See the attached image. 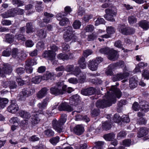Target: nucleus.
Returning a JSON list of instances; mask_svg holds the SVG:
<instances>
[{
    "label": "nucleus",
    "mask_w": 149,
    "mask_h": 149,
    "mask_svg": "<svg viewBox=\"0 0 149 149\" xmlns=\"http://www.w3.org/2000/svg\"><path fill=\"white\" fill-rule=\"evenodd\" d=\"M109 91L105 94L102 100H98L95 104L97 107L103 109L111 105L116 101V98H120L122 95L120 90L116 86H112Z\"/></svg>",
    "instance_id": "obj_1"
},
{
    "label": "nucleus",
    "mask_w": 149,
    "mask_h": 149,
    "mask_svg": "<svg viewBox=\"0 0 149 149\" xmlns=\"http://www.w3.org/2000/svg\"><path fill=\"white\" fill-rule=\"evenodd\" d=\"M67 118L66 114H63L61 115V118L58 121L55 119L52 120V123L53 127L58 132L61 133L63 132L62 126L66 122Z\"/></svg>",
    "instance_id": "obj_2"
},
{
    "label": "nucleus",
    "mask_w": 149,
    "mask_h": 149,
    "mask_svg": "<svg viewBox=\"0 0 149 149\" xmlns=\"http://www.w3.org/2000/svg\"><path fill=\"white\" fill-rule=\"evenodd\" d=\"M66 90V85L63 82H58L56 86L50 88V91L52 94L56 96L65 93Z\"/></svg>",
    "instance_id": "obj_3"
},
{
    "label": "nucleus",
    "mask_w": 149,
    "mask_h": 149,
    "mask_svg": "<svg viewBox=\"0 0 149 149\" xmlns=\"http://www.w3.org/2000/svg\"><path fill=\"white\" fill-rule=\"evenodd\" d=\"M35 92L34 89L30 88H24L18 95V96L19 97V100L21 101H24L26 97L32 95Z\"/></svg>",
    "instance_id": "obj_4"
},
{
    "label": "nucleus",
    "mask_w": 149,
    "mask_h": 149,
    "mask_svg": "<svg viewBox=\"0 0 149 149\" xmlns=\"http://www.w3.org/2000/svg\"><path fill=\"white\" fill-rule=\"evenodd\" d=\"M106 14L104 17L107 20L112 22L115 21L114 17L115 16L117 13L116 8L114 7L107 9L105 10Z\"/></svg>",
    "instance_id": "obj_5"
},
{
    "label": "nucleus",
    "mask_w": 149,
    "mask_h": 149,
    "mask_svg": "<svg viewBox=\"0 0 149 149\" xmlns=\"http://www.w3.org/2000/svg\"><path fill=\"white\" fill-rule=\"evenodd\" d=\"M44 17L43 18L42 21H39L38 20V23L39 25L41 27L45 26L47 24L51 21V18L53 17L52 14L48 13L47 12L44 13Z\"/></svg>",
    "instance_id": "obj_6"
},
{
    "label": "nucleus",
    "mask_w": 149,
    "mask_h": 149,
    "mask_svg": "<svg viewBox=\"0 0 149 149\" xmlns=\"http://www.w3.org/2000/svg\"><path fill=\"white\" fill-rule=\"evenodd\" d=\"M13 70L12 66L9 64H4L3 66L0 67V76L2 77H6L5 74H9Z\"/></svg>",
    "instance_id": "obj_7"
},
{
    "label": "nucleus",
    "mask_w": 149,
    "mask_h": 149,
    "mask_svg": "<svg viewBox=\"0 0 149 149\" xmlns=\"http://www.w3.org/2000/svg\"><path fill=\"white\" fill-rule=\"evenodd\" d=\"M119 28L120 31L123 35H127L132 34L135 32L134 29L129 27H126L123 25H120Z\"/></svg>",
    "instance_id": "obj_8"
},
{
    "label": "nucleus",
    "mask_w": 149,
    "mask_h": 149,
    "mask_svg": "<svg viewBox=\"0 0 149 149\" xmlns=\"http://www.w3.org/2000/svg\"><path fill=\"white\" fill-rule=\"evenodd\" d=\"M59 111H65L71 112L73 110V109L71 106L66 102L61 103L58 107Z\"/></svg>",
    "instance_id": "obj_9"
},
{
    "label": "nucleus",
    "mask_w": 149,
    "mask_h": 149,
    "mask_svg": "<svg viewBox=\"0 0 149 149\" xmlns=\"http://www.w3.org/2000/svg\"><path fill=\"white\" fill-rule=\"evenodd\" d=\"M56 54L51 50H46L43 54L42 56L43 58H47L48 60L53 61L55 58Z\"/></svg>",
    "instance_id": "obj_10"
},
{
    "label": "nucleus",
    "mask_w": 149,
    "mask_h": 149,
    "mask_svg": "<svg viewBox=\"0 0 149 149\" xmlns=\"http://www.w3.org/2000/svg\"><path fill=\"white\" fill-rule=\"evenodd\" d=\"M129 75L127 72H124L123 73H120L114 75L112 77V80L113 81H116L125 78Z\"/></svg>",
    "instance_id": "obj_11"
},
{
    "label": "nucleus",
    "mask_w": 149,
    "mask_h": 149,
    "mask_svg": "<svg viewBox=\"0 0 149 149\" xmlns=\"http://www.w3.org/2000/svg\"><path fill=\"white\" fill-rule=\"evenodd\" d=\"M96 91V90L95 88L91 87L86 89H82L81 90V93L83 95L88 96L94 94Z\"/></svg>",
    "instance_id": "obj_12"
},
{
    "label": "nucleus",
    "mask_w": 149,
    "mask_h": 149,
    "mask_svg": "<svg viewBox=\"0 0 149 149\" xmlns=\"http://www.w3.org/2000/svg\"><path fill=\"white\" fill-rule=\"evenodd\" d=\"M18 109V107L15 101L14 100L11 101V104L8 107L7 111L9 112L14 113L17 111Z\"/></svg>",
    "instance_id": "obj_13"
},
{
    "label": "nucleus",
    "mask_w": 149,
    "mask_h": 149,
    "mask_svg": "<svg viewBox=\"0 0 149 149\" xmlns=\"http://www.w3.org/2000/svg\"><path fill=\"white\" fill-rule=\"evenodd\" d=\"M48 100L49 98H46L44 99L42 102L38 104L37 106L40 109V110L36 111V113H42L43 110L45 109L47 106Z\"/></svg>",
    "instance_id": "obj_14"
},
{
    "label": "nucleus",
    "mask_w": 149,
    "mask_h": 149,
    "mask_svg": "<svg viewBox=\"0 0 149 149\" xmlns=\"http://www.w3.org/2000/svg\"><path fill=\"white\" fill-rule=\"evenodd\" d=\"M107 55L108 59L111 61H114L118 58L117 52L113 49H110Z\"/></svg>",
    "instance_id": "obj_15"
},
{
    "label": "nucleus",
    "mask_w": 149,
    "mask_h": 149,
    "mask_svg": "<svg viewBox=\"0 0 149 149\" xmlns=\"http://www.w3.org/2000/svg\"><path fill=\"white\" fill-rule=\"evenodd\" d=\"M84 131V128L82 125H78L75 126L73 129V132L76 134L78 136L81 135Z\"/></svg>",
    "instance_id": "obj_16"
},
{
    "label": "nucleus",
    "mask_w": 149,
    "mask_h": 149,
    "mask_svg": "<svg viewBox=\"0 0 149 149\" xmlns=\"http://www.w3.org/2000/svg\"><path fill=\"white\" fill-rule=\"evenodd\" d=\"M48 90L49 89L46 87L42 88L37 94V97L39 99L42 98L46 95Z\"/></svg>",
    "instance_id": "obj_17"
},
{
    "label": "nucleus",
    "mask_w": 149,
    "mask_h": 149,
    "mask_svg": "<svg viewBox=\"0 0 149 149\" xmlns=\"http://www.w3.org/2000/svg\"><path fill=\"white\" fill-rule=\"evenodd\" d=\"M97 63L95 62L93 60H90L88 62V67L91 70L96 71L97 70L98 66Z\"/></svg>",
    "instance_id": "obj_18"
},
{
    "label": "nucleus",
    "mask_w": 149,
    "mask_h": 149,
    "mask_svg": "<svg viewBox=\"0 0 149 149\" xmlns=\"http://www.w3.org/2000/svg\"><path fill=\"white\" fill-rule=\"evenodd\" d=\"M78 63L79 65V67L82 69H85L86 67V63L85 61V59L83 56L79 58Z\"/></svg>",
    "instance_id": "obj_19"
},
{
    "label": "nucleus",
    "mask_w": 149,
    "mask_h": 149,
    "mask_svg": "<svg viewBox=\"0 0 149 149\" xmlns=\"http://www.w3.org/2000/svg\"><path fill=\"white\" fill-rule=\"evenodd\" d=\"M26 32L27 33H33L35 31V29L33 27V24L31 22L27 23L26 25Z\"/></svg>",
    "instance_id": "obj_20"
},
{
    "label": "nucleus",
    "mask_w": 149,
    "mask_h": 149,
    "mask_svg": "<svg viewBox=\"0 0 149 149\" xmlns=\"http://www.w3.org/2000/svg\"><path fill=\"white\" fill-rule=\"evenodd\" d=\"M148 130L146 128L141 127L140 129L138 136L139 138L143 137L146 135L148 134Z\"/></svg>",
    "instance_id": "obj_21"
},
{
    "label": "nucleus",
    "mask_w": 149,
    "mask_h": 149,
    "mask_svg": "<svg viewBox=\"0 0 149 149\" xmlns=\"http://www.w3.org/2000/svg\"><path fill=\"white\" fill-rule=\"evenodd\" d=\"M79 100V96L77 94L75 95L72 96V98L70 100V103L72 105H76Z\"/></svg>",
    "instance_id": "obj_22"
},
{
    "label": "nucleus",
    "mask_w": 149,
    "mask_h": 149,
    "mask_svg": "<svg viewBox=\"0 0 149 149\" xmlns=\"http://www.w3.org/2000/svg\"><path fill=\"white\" fill-rule=\"evenodd\" d=\"M130 87L131 89H133L136 87L137 85V80L134 77H132L129 80Z\"/></svg>",
    "instance_id": "obj_23"
},
{
    "label": "nucleus",
    "mask_w": 149,
    "mask_h": 149,
    "mask_svg": "<svg viewBox=\"0 0 149 149\" xmlns=\"http://www.w3.org/2000/svg\"><path fill=\"white\" fill-rule=\"evenodd\" d=\"M19 114L21 117L26 119H29L31 117V115L30 113L24 111H20L19 112Z\"/></svg>",
    "instance_id": "obj_24"
},
{
    "label": "nucleus",
    "mask_w": 149,
    "mask_h": 149,
    "mask_svg": "<svg viewBox=\"0 0 149 149\" xmlns=\"http://www.w3.org/2000/svg\"><path fill=\"white\" fill-rule=\"evenodd\" d=\"M32 114V116L31 118V122L32 124H35L38 123L40 120L39 117L38 116L37 113H34Z\"/></svg>",
    "instance_id": "obj_25"
},
{
    "label": "nucleus",
    "mask_w": 149,
    "mask_h": 149,
    "mask_svg": "<svg viewBox=\"0 0 149 149\" xmlns=\"http://www.w3.org/2000/svg\"><path fill=\"white\" fill-rule=\"evenodd\" d=\"M111 121L107 120L102 124V126L103 129L105 130H109L111 127Z\"/></svg>",
    "instance_id": "obj_26"
},
{
    "label": "nucleus",
    "mask_w": 149,
    "mask_h": 149,
    "mask_svg": "<svg viewBox=\"0 0 149 149\" xmlns=\"http://www.w3.org/2000/svg\"><path fill=\"white\" fill-rule=\"evenodd\" d=\"M139 24L144 30H147L149 28V22L146 20L141 21Z\"/></svg>",
    "instance_id": "obj_27"
},
{
    "label": "nucleus",
    "mask_w": 149,
    "mask_h": 149,
    "mask_svg": "<svg viewBox=\"0 0 149 149\" xmlns=\"http://www.w3.org/2000/svg\"><path fill=\"white\" fill-rule=\"evenodd\" d=\"M54 74L53 73H51L47 72L42 77V79L43 80H47L49 79H52L53 77Z\"/></svg>",
    "instance_id": "obj_28"
},
{
    "label": "nucleus",
    "mask_w": 149,
    "mask_h": 149,
    "mask_svg": "<svg viewBox=\"0 0 149 149\" xmlns=\"http://www.w3.org/2000/svg\"><path fill=\"white\" fill-rule=\"evenodd\" d=\"M115 137V134L113 133H110L104 135V139L107 141H111L114 139Z\"/></svg>",
    "instance_id": "obj_29"
},
{
    "label": "nucleus",
    "mask_w": 149,
    "mask_h": 149,
    "mask_svg": "<svg viewBox=\"0 0 149 149\" xmlns=\"http://www.w3.org/2000/svg\"><path fill=\"white\" fill-rule=\"evenodd\" d=\"M8 100L6 98H1L0 97V108L3 109L8 103Z\"/></svg>",
    "instance_id": "obj_30"
},
{
    "label": "nucleus",
    "mask_w": 149,
    "mask_h": 149,
    "mask_svg": "<svg viewBox=\"0 0 149 149\" xmlns=\"http://www.w3.org/2000/svg\"><path fill=\"white\" fill-rule=\"evenodd\" d=\"M18 49L17 48H13L11 50V56L14 58L17 59L19 53Z\"/></svg>",
    "instance_id": "obj_31"
},
{
    "label": "nucleus",
    "mask_w": 149,
    "mask_h": 149,
    "mask_svg": "<svg viewBox=\"0 0 149 149\" xmlns=\"http://www.w3.org/2000/svg\"><path fill=\"white\" fill-rule=\"evenodd\" d=\"M71 55V54H70L69 56L67 54H65L61 53L58 55L57 57L58 58L62 59L63 60H68L70 59V56Z\"/></svg>",
    "instance_id": "obj_32"
},
{
    "label": "nucleus",
    "mask_w": 149,
    "mask_h": 149,
    "mask_svg": "<svg viewBox=\"0 0 149 149\" xmlns=\"http://www.w3.org/2000/svg\"><path fill=\"white\" fill-rule=\"evenodd\" d=\"M37 34L41 39L44 38L46 36V32L43 29L38 31L37 32Z\"/></svg>",
    "instance_id": "obj_33"
},
{
    "label": "nucleus",
    "mask_w": 149,
    "mask_h": 149,
    "mask_svg": "<svg viewBox=\"0 0 149 149\" xmlns=\"http://www.w3.org/2000/svg\"><path fill=\"white\" fill-rule=\"evenodd\" d=\"M6 41L10 43H12L14 39L13 35L10 34H7L5 36Z\"/></svg>",
    "instance_id": "obj_34"
},
{
    "label": "nucleus",
    "mask_w": 149,
    "mask_h": 149,
    "mask_svg": "<svg viewBox=\"0 0 149 149\" xmlns=\"http://www.w3.org/2000/svg\"><path fill=\"white\" fill-rule=\"evenodd\" d=\"M128 20L130 24L132 25L136 23L137 19L135 16L131 15L128 17Z\"/></svg>",
    "instance_id": "obj_35"
},
{
    "label": "nucleus",
    "mask_w": 149,
    "mask_h": 149,
    "mask_svg": "<svg viewBox=\"0 0 149 149\" xmlns=\"http://www.w3.org/2000/svg\"><path fill=\"white\" fill-rule=\"evenodd\" d=\"M36 64V62L34 60L29 59L25 62V66H31Z\"/></svg>",
    "instance_id": "obj_36"
},
{
    "label": "nucleus",
    "mask_w": 149,
    "mask_h": 149,
    "mask_svg": "<svg viewBox=\"0 0 149 149\" xmlns=\"http://www.w3.org/2000/svg\"><path fill=\"white\" fill-rule=\"evenodd\" d=\"M45 135L47 137H50L54 136V132L51 129H48L44 131Z\"/></svg>",
    "instance_id": "obj_37"
},
{
    "label": "nucleus",
    "mask_w": 149,
    "mask_h": 149,
    "mask_svg": "<svg viewBox=\"0 0 149 149\" xmlns=\"http://www.w3.org/2000/svg\"><path fill=\"white\" fill-rule=\"evenodd\" d=\"M12 3L13 5L17 7L24 5V2L20 0H12Z\"/></svg>",
    "instance_id": "obj_38"
},
{
    "label": "nucleus",
    "mask_w": 149,
    "mask_h": 149,
    "mask_svg": "<svg viewBox=\"0 0 149 149\" xmlns=\"http://www.w3.org/2000/svg\"><path fill=\"white\" fill-rule=\"evenodd\" d=\"M59 136H56L51 138L49 141L52 145H55L59 142Z\"/></svg>",
    "instance_id": "obj_39"
},
{
    "label": "nucleus",
    "mask_w": 149,
    "mask_h": 149,
    "mask_svg": "<svg viewBox=\"0 0 149 149\" xmlns=\"http://www.w3.org/2000/svg\"><path fill=\"white\" fill-rule=\"evenodd\" d=\"M28 121L27 120H24L21 121L20 123V126L24 130L26 129L28 127Z\"/></svg>",
    "instance_id": "obj_40"
},
{
    "label": "nucleus",
    "mask_w": 149,
    "mask_h": 149,
    "mask_svg": "<svg viewBox=\"0 0 149 149\" xmlns=\"http://www.w3.org/2000/svg\"><path fill=\"white\" fill-rule=\"evenodd\" d=\"M42 77L40 76H36L32 78V81L35 84H38L41 81Z\"/></svg>",
    "instance_id": "obj_41"
},
{
    "label": "nucleus",
    "mask_w": 149,
    "mask_h": 149,
    "mask_svg": "<svg viewBox=\"0 0 149 149\" xmlns=\"http://www.w3.org/2000/svg\"><path fill=\"white\" fill-rule=\"evenodd\" d=\"M36 4L35 5L36 9L38 12H40L43 9L41 5L42 2L40 1H36Z\"/></svg>",
    "instance_id": "obj_42"
},
{
    "label": "nucleus",
    "mask_w": 149,
    "mask_h": 149,
    "mask_svg": "<svg viewBox=\"0 0 149 149\" xmlns=\"http://www.w3.org/2000/svg\"><path fill=\"white\" fill-rule=\"evenodd\" d=\"M73 29L72 27L68 26L65 28L64 30L65 31V32L64 34L72 35L73 32L72 31Z\"/></svg>",
    "instance_id": "obj_43"
},
{
    "label": "nucleus",
    "mask_w": 149,
    "mask_h": 149,
    "mask_svg": "<svg viewBox=\"0 0 149 149\" xmlns=\"http://www.w3.org/2000/svg\"><path fill=\"white\" fill-rule=\"evenodd\" d=\"M15 39L18 40H22L23 41H25L26 40V38L22 34L17 33L15 36Z\"/></svg>",
    "instance_id": "obj_44"
},
{
    "label": "nucleus",
    "mask_w": 149,
    "mask_h": 149,
    "mask_svg": "<svg viewBox=\"0 0 149 149\" xmlns=\"http://www.w3.org/2000/svg\"><path fill=\"white\" fill-rule=\"evenodd\" d=\"M81 22L78 21L76 20L73 23L72 26L74 29H78L80 28L81 25Z\"/></svg>",
    "instance_id": "obj_45"
},
{
    "label": "nucleus",
    "mask_w": 149,
    "mask_h": 149,
    "mask_svg": "<svg viewBox=\"0 0 149 149\" xmlns=\"http://www.w3.org/2000/svg\"><path fill=\"white\" fill-rule=\"evenodd\" d=\"M69 22V21L68 18L64 17L60 21L59 24L63 26L68 24Z\"/></svg>",
    "instance_id": "obj_46"
},
{
    "label": "nucleus",
    "mask_w": 149,
    "mask_h": 149,
    "mask_svg": "<svg viewBox=\"0 0 149 149\" xmlns=\"http://www.w3.org/2000/svg\"><path fill=\"white\" fill-rule=\"evenodd\" d=\"M27 55L24 52H21L19 53L18 58V60H23L26 58Z\"/></svg>",
    "instance_id": "obj_47"
},
{
    "label": "nucleus",
    "mask_w": 149,
    "mask_h": 149,
    "mask_svg": "<svg viewBox=\"0 0 149 149\" xmlns=\"http://www.w3.org/2000/svg\"><path fill=\"white\" fill-rule=\"evenodd\" d=\"M11 53V49L8 47L3 51L2 54L5 56H9L10 55Z\"/></svg>",
    "instance_id": "obj_48"
},
{
    "label": "nucleus",
    "mask_w": 149,
    "mask_h": 149,
    "mask_svg": "<svg viewBox=\"0 0 149 149\" xmlns=\"http://www.w3.org/2000/svg\"><path fill=\"white\" fill-rule=\"evenodd\" d=\"M121 118L119 115L118 114H116L114 115L112 122L118 123L121 121Z\"/></svg>",
    "instance_id": "obj_49"
},
{
    "label": "nucleus",
    "mask_w": 149,
    "mask_h": 149,
    "mask_svg": "<svg viewBox=\"0 0 149 149\" xmlns=\"http://www.w3.org/2000/svg\"><path fill=\"white\" fill-rule=\"evenodd\" d=\"M25 69L21 67L18 68L15 70V72L19 75H20L24 73Z\"/></svg>",
    "instance_id": "obj_50"
},
{
    "label": "nucleus",
    "mask_w": 149,
    "mask_h": 149,
    "mask_svg": "<svg viewBox=\"0 0 149 149\" xmlns=\"http://www.w3.org/2000/svg\"><path fill=\"white\" fill-rule=\"evenodd\" d=\"M106 31L107 33L109 34L110 35L111 34L114 33L115 32V29L111 26L107 27Z\"/></svg>",
    "instance_id": "obj_51"
},
{
    "label": "nucleus",
    "mask_w": 149,
    "mask_h": 149,
    "mask_svg": "<svg viewBox=\"0 0 149 149\" xmlns=\"http://www.w3.org/2000/svg\"><path fill=\"white\" fill-rule=\"evenodd\" d=\"M9 17H14L17 13L16 9L15 8L12 9L8 11Z\"/></svg>",
    "instance_id": "obj_52"
},
{
    "label": "nucleus",
    "mask_w": 149,
    "mask_h": 149,
    "mask_svg": "<svg viewBox=\"0 0 149 149\" xmlns=\"http://www.w3.org/2000/svg\"><path fill=\"white\" fill-rule=\"evenodd\" d=\"M86 79V75L81 73L80 74V76L79 78L78 81L80 83H84Z\"/></svg>",
    "instance_id": "obj_53"
},
{
    "label": "nucleus",
    "mask_w": 149,
    "mask_h": 149,
    "mask_svg": "<svg viewBox=\"0 0 149 149\" xmlns=\"http://www.w3.org/2000/svg\"><path fill=\"white\" fill-rule=\"evenodd\" d=\"M72 73V74L76 76H77L81 73L80 69L77 66H76L75 67L74 70H73Z\"/></svg>",
    "instance_id": "obj_54"
},
{
    "label": "nucleus",
    "mask_w": 149,
    "mask_h": 149,
    "mask_svg": "<svg viewBox=\"0 0 149 149\" xmlns=\"http://www.w3.org/2000/svg\"><path fill=\"white\" fill-rule=\"evenodd\" d=\"M110 49L108 47L104 48L101 49L100 50V52L102 54L108 55Z\"/></svg>",
    "instance_id": "obj_55"
},
{
    "label": "nucleus",
    "mask_w": 149,
    "mask_h": 149,
    "mask_svg": "<svg viewBox=\"0 0 149 149\" xmlns=\"http://www.w3.org/2000/svg\"><path fill=\"white\" fill-rule=\"evenodd\" d=\"M131 143V141L130 139H125L123 141V145L125 147L130 146Z\"/></svg>",
    "instance_id": "obj_56"
},
{
    "label": "nucleus",
    "mask_w": 149,
    "mask_h": 149,
    "mask_svg": "<svg viewBox=\"0 0 149 149\" xmlns=\"http://www.w3.org/2000/svg\"><path fill=\"white\" fill-rule=\"evenodd\" d=\"M72 35L63 34V38L64 40L66 42H69L71 40Z\"/></svg>",
    "instance_id": "obj_57"
},
{
    "label": "nucleus",
    "mask_w": 149,
    "mask_h": 149,
    "mask_svg": "<svg viewBox=\"0 0 149 149\" xmlns=\"http://www.w3.org/2000/svg\"><path fill=\"white\" fill-rule=\"evenodd\" d=\"M9 88L10 89L16 88L17 87V85L16 83L14 81H9Z\"/></svg>",
    "instance_id": "obj_58"
},
{
    "label": "nucleus",
    "mask_w": 149,
    "mask_h": 149,
    "mask_svg": "<svg viewBox=\"0 0 149 149\" xmlns=\"http://www.w3.org/2000/svg\"><path fill=\"white\" fill-rule=\"evenodd\" d=\"M105 21L102 18H98L95 22V25H98L100 24H104Z\"/></svg>",
    "instance_id": "obj_59"
},
{
    "label": "nucleus",
    "mask_w": 149,
    "mask_h": 149,
    "mask_svg": "<svg viewBox=\"0 0 149 149\" xmlns=\"http://www.w3.org/2000/svg\"><path fill=\"white\" fill-rule=\"evenodd\" d=\"M127 133L126 131H120L117 135V137L118 139L125 137Z\"/></svg>",
    "instance_id": "obj_60"
},
{
    "label": "nucleus",
    "mask_w": 149,
    "mask_h": 149,
    "mask_svg": "<svg viewBox=\"0 0 149 149\" xmlns=\"http://www.w3.org/2000/svg\"><path fill=\"white\" fill-rule=\"evenodd\" d=\"M94 26L91 24L87 25L85 28V30L87 32H91L94 30Z\"/></svg>",
    "instance_id": "obj_61"
},
{
    "label": "nucleus",
    "mask_w": 149,
    "mask_h": 149,
    "mask_svg": "<svg viewBox=\"0 0 149 149\" xmlns=\"http://www.w3.org/2000/svg\"><path fill=\"white\" fill-rule=\"evenodd\" d=\"M97 36L95 34L92 33L88 36V41H92L96 39Z\"/></svg>",
    "instance_id": "obj_62"
},
{
    "label": "nucleus",
    "mask_w": 149,
    "mask_h": 149,
    "mask_svg": "<svg viewBox=\"0 0 149 149\" xmlns=\"http://www.w3.org/2000/svg\"><path fill=\"white\" fill-rule=\"evenodd\" d=\"M121 121L126 123H128L130 121V119L129 117L126 115L123 116L121 117Z\"/></svg>",
    "instance_id": "obj_63"
},
{
    "label": "nucleus",
    "mask_w": 149,
    "mask_h": 149,
    "mask_svg": "<svg viewBox=\"0 0 149 149\" xmlns=\"http://www.w3.org/2000/svg\"><path fill=\"white\" fill-rule=\"evenodd\" d=\"M93 53L92 51L90 49H87L83 52V55L85 57H87L89 55Z\"/></svg>",
    "instance_id": "obj_64"
}]
</instances>
